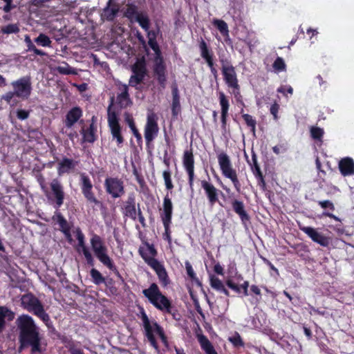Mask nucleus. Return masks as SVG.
<instances>
[{
    "label": "nucleus",
    "instance_id": "obj_52",
    "mask_svg": "<svg viewBox=\"0 0 354 354\" xmlns=\"http://www.w3.org/2000/svg\"><path fill=\"white\" fill-rule=\"evenodd\" d=\"M148 44L157 55H159L160 54V50L156 41V39L149 38L148 41Z\"/></svg>",
    "mask_w": 354,
    "mask_h": 354
},
{
    "label": "nucleus",
    "instance_id": "obj_30",
    "mask_svg": "<svg viewBox=\"0 0 354 354\" xmlns=\"http://www.w3.org/2000/svg\"><path fill=\"white\" fill-rule=\"evenodd\" d=\"M172 114L177 115L180 110V96L176 84L172 85Z\"/></svg>",
    "mask_w": 354,
    "mask_h": 354
},
{
    "label": "nucleus",
    "instance_id": "obj_23",
    "mask_svg": "<svg viewBox=\"0 0 354 354\" xmlns=\"http://www.w3.org/2000/svg\"><path fill=\"white\" fill-rule=\"evenodd\" d=\"M139 254L144 261L150 266L151 260H156L154 257L157 254V251L153 245L145 243V246L140 247Z\"/></svg>",
    "mask_w": 354,
    "mask_h": 354
},
{
    "label": "nucleus",
    "instance_id": "obj_56",
    "mask_svg": "<svg viewBox=\"0 0 354 354\" xmlns=\"http://www.w3.org/2000/svg\"><path fill=\"white\" fill-rule=\"evenodd\" d=\"M15 96H16V94L14 91H8L2 95L1 99L6 101L8 104H10L12 99Z\"/></svg>",
    "mask_w": 354,
    "mask_h": 354
},
{
    "label": "nucleus",
    "instance_id": "obj_20",
    "mask_svg": "<svg viewBox=\"0 0 354 354\" xmlns=\"http://www.w3.org/2000/svg\"><path fill=\"white\" fill-rule=\"evenodd\" d=\"M196 336L202 349L206 353V354H218L207 337L202 333V330L200 327H198L196 332Z\"/></svg>",
    "mask_w": 354,
    "mask_h": 354
},
{
    "label": "nucleus",
    "instance_id": "obj_1",
    "mask_svg": "<svg viewBox=\"0 0 354 354\" xmlns=\"http://www.w3.org/2000/svg\"><path fill=\"white\" fill-rule=\"evenodd\" d=\"M18 339L20 344L19 351L30 346L32 353H41V342L42 335L40 328L32 317L28 315H21L15 320Z\"/></svg>",
    "mask_w": 354,
    "mask_h": 354
},
{
    "label": "nucleus",
    "instance_id": "obj_18",
    "mask_svg": "<svg viewBox=\"0 0 354 354\" xmlns=\"http://www.w3.org/2000/svg\"><path fill=\"white\" fill-rule=\"evenodd\" d=\"M149 266L155 270L163 286H166L169 283L170 281L167 271L158 260H151Z\"/></svg>",
    "mask_w": 354,
    "mask_h": 354
},
{
    "label": "nucleus",
    "instance_id": "obj_50",
    "mask_svg": "<svg viewBox=\"0 0 354 354\" xmlns=\"http://www.w3.org/2000/svg\"><path fill=\"white\" fill-rule=\"evenodd\" d=\"M252 161H253V166L252 167V169L253 174L255 176V177L263 175V174L261 171L260 167L257 162V157L255 155L252 156Z\"/></svg>",
    "mask_w": 354,
    "mask_h": 354
},
{
    "label": "nucleus",
    "instance_id": "obj_54",
    "mask_svg": "<svg viewBox=\"0 0 354 354\" xmlns=\"http://www.w3.org/2000/svg\"><path fill=\"white\" fill-rule=\"evenodd\" d=\"M30 115V111H26L24 109H17V117L20 120H26Z\"/></svg>",
    "mask_w": 354,
    "mask_h": 354
},
{
    "label": "nucleus",
    "instance_id": "obj_17",
    "mask_svg": "<svg viewBox=\"0 0 354 354\" xmlns=\"http://www.w3.org/2000/svg\"><path fill=\"white\" fill-rule=\"evenodd\" d=\"M76 236L78 241V248L77 251L80 252V250L83 252V254L87 261V263L90 266H93L94 259L92 257L91 253L89 252L84 243V235L80 229L76 230Z\"/></svg>",
    "mask_w": 354,
    "mask_h": 354
},
{
    "label": "nucleus",
    "instance_id": "obj_39",
    "mask_svg": "<svg viewBox=\"0 0 354 354\" xmlns=\"http://www.w3.org/2000/svg\"><path fill=\"white\" fill-rule=\"evenodd\" d=\"M93 281L96 285L104 283L105 279L102 274L95 268H92L90 272Z\"/></svg>",
    "mask_w": 354,
    "mask_h": 354
},
{
    "label": "nucleus",
    "instance_id": "obj_45",
    "mask_svg": "<svg viewBox=\"0 0 354 354\" xmlns=\"http://www.w3.org/2000/svg\"><path fill=\"white\" fill-rule=\"evenodd\" d=\"M228 339L235 347L244 346V343L238 333H235V334L233 336L230 337Z\"/></svg>",
    "mask_w": 354,
    "mask_h": 354
},
{
    "label": "nucleus",
    "instance_id": "obj_37",
    "mask_svg": "<svg viewBox=\"0 0 354 354\" xmlns=\"http://www.w3.org/2000/svg\"><path fill=\"white\" fill-rule=\"evenodd\" d=\"M199 48L201 51V56L205 60L213 57L212 53L209 50L206 42L203 39H201L199 43Z\"/></svg>",
    "mask_w": 354,
    "mask_h": 354
},
{
    "label": "nucleus",
    "instance_id": "obj_6",
    "mask_svg": "<svg viewBox=\"0 0 354 354\" xmlns=\"http://www.w3.org/2000/svg\"><path fill=\"white\" fill-rule=\"evenodd\" d=\"M13 91L16 97L22 100H27L32 92V82L30 76L22 77L11 82Z\"/></svg>",
    "mask_w": 354,
    "mask_h": 354
},
{
    "label": "nucleus",
    "instance_id": "obj_42",
    "mask_svg": "<svg viewBox=\"0 0 354 354\" xmlns=\"http://www.w3.org/2000/svg\"><path fill=\"white\" fill-rule=\"evenodd\" d=\"M35 41L39 44V45H41L42 46H50V44H51V41L50 39V38L43 34V33H41L39 34V35L35 39Z\"/></svg>",
    "mask_w": 354,
    "mask_h": 354
},
{
    "label": "nucleus",
    "instance_id": "obj_26",
    "mask_svg": "<svg viewBox=\"0 0 354 354\" xmlns=\"http://www.w3.org/2000/svg\"><path fill=\"white\" fill-rule=\"evenodd\" d=\"M232 207L236 214H237L243 223L249 221L250 216L245 209L243 203L239 200H234L232 202Z\"/></svg>",
    "mask_w": 354,
    "mask_h": 354
},
{
    "label": "nucleus",
    "instance_id": "obj_61",
    "mask_svg": "<svg viewBox=\"0 0 354 354\" xmlns=\"http://www.w3.org/2000/svg\"><path fill=\"white\" fill-rule=\"evenodd\" d=\"M24 41L28 47L27 50L31 51L35 47V46L33 44L30 37L28 35L25 36Z\"/></svg>",
    "mask_w": 354,
    "mask_h": 354
},
{
    "label": "nucleus",
    "instance_id": "obj_7",
    "mask_svg": "<svg viewBox=\"0 0 354 354\" xmlns=\"http://www.w3.org/2000/svg\"><path fill=\"white\" fill-rule=\"evenodd\" d=\"M113 104V97H111V104L108 107V124L111 130L113 139H116L118 145L123 143L124 139L121 134V127L118 122V118L115 111H111Z\"/></svg>",
    "mask_w": 354,
    "mask_h": 354
},
{
    "label": "nucleus",
    "instance_id": "obj_60",
    "mask_svg": "<svg viewBox=\"0 0 354 354\" xmlns=\"http://www.w3.org/2000/svg\"><path fill=\"white\" fill-rule=\"evenodd\" d=\"M279 109V106L278 104L274 103L270 107V113L274 116V120H277V113Z\"/></svg>",
    "mask_w": 354,
    "mask_h": 354
},
{
    "label": "nucleus",
    "instance_id": "obj_44",
    "mask_svg": "<svg viewBox=\"0 0 354 354\" xmlns=\"http://www.w3.org/2000/svg\"><path fill=\"white\" fill-rule=\"evenodd\" d=\"M242 117L247 125L251 128L252 131L254 134L256 129V120L252 118V115L247 113L243 114Z\"/></svg>",
    "mask_w": 354,
    "mask_h": 354
},
{
    "label": "nucleus",
    "instance_id": "obj_14",
    "mask_svg": "<svg viewBox=\"0 0 354 354\" xmlns=\"http://www.w3.org/2000/svg\"><path fill=\"white\" fill-rule=\"evenodd\" d=\"M113 0H109L106 6L102 9L100 17L102 21H113L119 12V6L113 3Z\"/></svg>",
    "mask_w": 354,
    "mask_h": 354
},
{
    "label": "nucleus",
    "instance_id": "obj_21",
    "mask_svg": "<svg viewBox=\"0 0 354 354\" xmlns=\"http://www.w3.org/2000/svg\"><path fill=\"white\" fill-rule=\"evenodd\" d=\"M118 89L120 93L117 96V101L121 108H126L132 104L129 94V87L127 84H120Z\"/></svg>",
    "mask_w": 354,
    "mask_h": 354
},
{
    "label": "nucleus",
    "instance_id": "obj_2",
    "mask_svg": "<svg viewBox=\"0 0 354 354\" xmlns=\"http://www.w3.org/2000/svg\"><path fill=\"white\" fill-rule=\"evenodd\" d=\"M91 245L95 257L109 269L112 270L119 278H122L112 259L107 254V248L104 245L101 237L94 234L91 239Z\"/></svg>",
    "mask_w": 354,
    "mask_h": 354
},
{
    "label": "nucleus",
    "instance_id": "obj_29",
    "mask_svg": "<svg viewBox=\"0 0 354 354\" xmlns=\"http://www.w3.org/2000/svg\"><path fill=\"white\" fill-rule=\"evenodd\" d=\"M75 166L74 161L69 158H63L58 162L57 171L59 176L69 172Z\"/></svg>",
    "mask_w": 354,
    "mask_h": 354
},
{
    "label": "nucleus",
    "instance_id": "obj_43",
    "mask_svg": "<svg viewBox=\"0 0 354 354\" xmlns=\"http://www.w3.org/2000/svg\"><path fill=\"white\" fill-rule=\"evenodd\" d=\"M210 286L218 291H220L224 287L223 282L214 275L210 276Z\"/></svg>",
    "mask_w": 354,
    "mask_h": 354
},
{
    "label": "nucleus",
    "instance_id": "obj_55",
    "mask_svg": "<svg viewBox=\"0 0 354 354\" xmlns=\"http://www.w3.org/2000/svg\"><path fill=\"white\" fill-rule=\"evenodd\" d=\"M318 204L323 209L328 208V209H331L333 211L335 209V206H334L333 203L330 201H328V200L319 201H318Z\"/></svg>",
    "mask_w": 354,
    "mask_h": 354
},
{
    "label": "nucleus",
    "instance_id": "obj_64",
    "mask_svg": "<svg viewBox=\"0 0 354 354\" xmlns=\"http://www.w3.org/2000/svg\"><path fill=\"white\" fill-rule=\"evenodd\" d=\"M263 262L265 263H266L270 268V269H272V270H274L277 274H279V270H277V268H276L273 264H272V263L268 260L266 258H264L263 257L262 258Z\"/></svg>",
    "mask_w": 354,
    "mask_h": 354
},
{
    "label": "nucleus",
    "instance_id": "obj_15",
    "mask_svg": "<svg viewBox=\"0 0 354 354\" xmlns=\"http://www.w3.org/2000/svg\"><path fill=\"white\" fill-rule=\"evenodd\" d=\"M51 191L55 198L57 207H61L64 203L65 193L62 183L57 178L53 179L50 184Z\"/></svg>",
    "mask_w": 354,
    "mask_h": 354
},
{
    "label": "nucleus",
    "instance_id": "obj_10",
    "mask_svg": "<svg viewBox=\"0 0 354 354\" xmlns=\"http://www.w3.org/2000/svg\"><path fill=\"white\" fill-rule=\"evenodd\" d=\"M80 185L82 192L87 201L95 205H100L101 203L95 196L93 192V184L88 176L85 174L80 175Z\"/></svg>",
    "mask_w": 354,
    "mask_h": 354
},
{
    "label": "nucleus",
    "instance_id": "obj_27",
    "mask_svg": "<svg viewBox=\"0 0 354 354\" xmlns=\"http://www.w3.org/2000/svg\"><path fill=\"white\" fill-rule=\"evenodd\" d=\"M82 116V110L79 107H74L66 115L65 124L71 128Z\"/></svg>",
    "mask_w": 354,
    "mask_h": 354
},
{
    "label": "nucleus",
    "instance_id": "obj_46",
    "mask_svg": "<svg viewBox=\"0 0 354 354\" xmlns=\"http://www.w3.org/2000/svg\"><path fill=\"white\" fill-rule=\"evenodd\" d=\"M310 135L313 139L320 140L324 135V131L319 127H312L310 128Z\"/></svg>",
    "mask_w": 354,
    "mask_h": 354
},
{
    "label": "nucleus",
    "instance_id": "obj_24",
    "mask_svg": "<svg viewBox=\"0 0 354 354\" xmlns=\"http://www.w3.org/2000/svg\"><path fill=\"white\" fill-rule=\"evenodd\" d=\"M339 168L341 174L346 176L354 174V161L351 158H344L339 162Z\"/></svg>",
    "mask_w": 354,
    "mask_h": 354
},
{
    "label": "nucleus",
    "instance_id": "obj_3",
    "mask_svg": "<svg viewBox=\"0 0 354 354\" xmlns=\"http://www.w3.org/2000/svg\"><path fill=\"white\" fill-rule=\"evenodd\" d=\"M142 293L157 309L171 313V302L160 292L157 284L151 283Z\"/></svg>",
    "mask_w": 354,
    "mask_h": 354
},
{
    "label": "nucleus",
    "instance_id": "obj_53",
    "mask_svg": "<svg viewBox=\"0 0 354 354\" xmlns=\"http://www.w3.org/2000/svg\"><path fill=\"white\" fill-rule=\"evenodd\" d=\"M154 73L156 75L165 73V68L163 64L162 63V61L156 62L154 67Z\"/></svg>",
    "mask_w": 354,
    "mask_h": 354
},
{
    "label": "nucleus",
    "instance_id": "obj_49",
    "mask_svg": "<svg viewBox=\"0 0 354 354\" xmlns=\"http://www.w3.org/2000/svg\"><path fill=\"white\" fill-rule=\"evenodd\" d=\"M165 186L167 189H171L174 186L171 178V172L169 169L165 170L162 174Z\"/></svg>",
    "mask_w": 354,
    "mask_h": 354
},
{
    "label": "nucleus",
    "instance_id": "obj_62",
    "mask_svg": "<svg viewBox=\"0 0 354 354\" xmlns=\"http://www.w3.org/2000/svg\"><path fill=\"white\" fill-rule=\"evenodd\" d=\"M156 76H157V79H158V81L159 84L161 85V86L162 88H165V82H166L165 73V74H162V75H156Z\"/></svg>",
    "mask_w": 354,
    "mask_h": 354
},
{
    "label": "nucleus",
    "instance_id": "obj_25",
    "mask_svg": "<svg viewBox=\"0 0 354 354\" xmlns=\"http://www.w3.org/2000/svg\"><path fill=\"white\" fill-rule=\"evenodd\" d=\"M142 320L143 322V326H144L145 330L146 331V335H147L148 340L149 341L151 344L154 348H158L157 343H156L155 337L153 334V327H152L151 324H150V322H149V319L147 315L145 313H142Z\"/></svg>",
    "mask_w": 354,
    "mask_h": 354
},
{
    "label": "nucleus",
    "instance_id": "obj_59",
    "mask_svg": "<svg viewBox=\"0 0 354 354\" xmlns=\"http://www.w3.org/2000/svg\"><path fill=\"white\" fill-rule=\"evenodd\" d=\"M124 119H125L126 122L128 124L129 127H130V129L136 127L133 119L129 113H124Z\"/></svg>",
    "mask_w": 354,
    "mask_h": 354
},
{
    "label": "nucleus",
    "instance_id": "obj_41",
    "mask_svg": "<svg viewBox=\"0 0 354 354\" xmlns=\"http://www.w3.org/2000/svg\"><path fill=\"white\" fill-rule=\"evenodd\" d=\"M10 315L12 318L13 317V313L12 311L8 310L6 307H0V327L3 328L6 324L5 318L6 316Z\"/></svg>",
    "mask_w": 354,
    "mask_h": 354
},
{
    "label": "nucleus",
    "instance_id": "obj_13",
    "mask_svg": "<svg viewBox=\"0 0 354 354\" xmlns=\"http://www.w3.org/2000/svg\"><path fill=\"white\" fill-rule=\"evenodd\" d=\"M132 72L133 75L129 79V85L136 86L143 81L147 74L146 67L144 64H136L132 68Z\"/></svg>",
    "mask_w": 354,
    "mask_h": 354
},
{
    "label": "nucleus",
    "instance_id": "obj_40",
    "mask_svg": "<svg viewBox=\"0 0 354 354\" xmlns=\"http://www.w3.org/2000/svg\"><path fill=\"white\" fill-rule=\"evenodd\" d=\"M151 326L153 327V333L155 332L157 335H159L162 342L165 345L167 344V337L165 336V335L164 333V330H163L162 328L160 325H158L156 322L153 323V324H151Z\"/></svg>",
    "mask_w": 354,
    "mask_h": 354
},
{
    "label": "nucleus",
    "instance_id": "obj_36",
    "mask_svg": "<svg viewBox=\"0 0 354 354\" xmlns=\"http://www.w3.org/2000/svg\"><path fill=\"white\" fill-rule=\"evenodd\" d=\"M82 133L85 141L88 142H93L95 140V128L93 124H91L89 129L87 130L82 129Z\"/></svg>",
    "mask_w": 354,
    "mask_h": 354
},
{
    "label": "nucleus",
    "instance_id": "obj_35",
    "mask_svg": "<svg viewBox=\"0 0 354 354\" xmlns=\"http://www.w3.org/2000/svg\"><path fill=\"white\" fill-rule=\"evenodd\" d=\"M56 71L62 75H77L75 68L71 67L66 62H63L62 65L56 67Z\"/></svg>",
    "mask_w": 354,
    "mask_h": 354
},
{
    "label": "nucleus",
    "instance_id": "obj_5",
    "mask_svg": "<svg viewBox=\"0 0 354 354\" xmlns=\"http://www.w3.org/2000/svg\"><path fill=\"white\" fill-rule=\"evenodd\" d=\"M218 162L221 170L222 174L232 182L236 190L241 191V184L237 177L236 170L232 167V165L229 156L225 153H221L218 155Z\"/></svg>",
    "mask_w": 354,
    "mask_h": 354
},
{
    "label": "nucleus",
    "instance_id": "obj_31",
    "mask_svg": "<svg viewBox=\"0 0 354 354\" xmlns=\"http://www.w3.org/2000/svg\"><path fill=\"white\" fill-rule=\"evenodd\" d=\"M125 216L136 220V209L133 198H129L127 202V205L124 207Z\"/></svg>",
    "mask_w": 354,
    "mask_h": 354
},
{
    "label": "nucleus",
    "instance_id": "obj_12",
    "mask_svg": "<svg viewBox=\"0 0 354 354\" xmlns=\"http://www.w3.org/2000/svg\"><path fill=\"white\" fill-rule=\"evenodd\" d=\"M300 230L320 245L327 247L329 245V239L318 232L315 228L303 226L300 227Z\"/></svg>",
    "mask_w": 354,
    "mask_h": 354
},
{
    "label": "nucleus",
    "instance_id": "obj_32",
    "mask_svg": "<svg viewBox=\"0 0 354 354\" xmlns=\"http://www.w3.org/2000/svg\"><path fill=\"white\" fill-rule=\"evenodd\" d=\"M134 21L138 22L145 31L149 29L150 20L146 13L140 12Z\"/></svg>",
    "mask_w": 354,
    "mask_h": 354
},
{
    "label": "nucleus",
    "instance_id": "obj_57",
    "mask_svg": "<svg viewBox=\"0 0 354 354\" xmlns=\"http://www.w3.org/2000/svg\"><path fill=\"white\" fill-rule=\"evenodd\" d=\"M226 284L230 288H231L236 292L239 293L241 292L240 286L235 284L232 280H230V279L227 280L226 281Z\"/></svg>",
    "mask_w": 354,
    "mask_h": 354
},
{
    "label": "nucleus",
    "instance_id": "obj_38",
    "mask_svg": "<svg viewBox=\"0 0 354 354\" xmlns=\"http://www.w3.org/2000/svg\"><path fill=\"white\" fill-rule=\"evenodd\" d=\"M213 24L216 26L219 32L223 35H228L229 30L226 22L221 19H214Z\"/></svg>",
    "mask_w": 354,
    "mask_h": 354
},
{
    "label": "nucleus",
    "instance_id": "obj_63",
    "mask_svg": "<svg viewBox=\"0 0 354 354\" xmlns=\"http://www.w3.org/2000/svg\"><path fill=\"white\" fill-rule=\"evenodd\" d=\"M69 352L71 354H84L83 351L81 349L77 348L74 346H71L69 347Z\"/></svg>",
    "mask_w": 354,
    "mask_h": 354
},
{
    "label": "nucleus",
    "instance_id": "obj_16",
    "mask_svg": "<svg viewBox=\"0 0 354 354\" xmlns=\"http://www.w3.org/2000/svg\"><path fill=\"white\" fill-rule=\"evenodd\" d=\"M173 205L171 199L167 195L164 198L163 201V212L161 214V218L165 229L166 232L169 230V225L171 221Z\"/></svg>",
    "mask_w": 354,
    "mask_h": 354
},
{
    "label": "nucleus",
    "instance_id": "obj_22",
    "mask_svg": "<svg viewBox=\"0 0 354 354\" xmlns=\"http://www.w3.org/2000/svg\"><path fill=\"white\" fill-rule=\"evenodd\" d=\"M201 186L205 192L209 205L211 206L214 205V204L218 201V189L212 184L206 180H203L201 182Z\"/></svg>",
    "mask_w": 354,
    "mask_h": 354
},
{
    "label": "nucleus",
    "instance_id": "obj_8",
    "mask_svg": "<svg viewBox=\"0 0 354 354\" xmlns=\"http://www.w3.org/2000/svg\"><path fill=\"white\" fill-rule=\"evenodd\" d=\"M106 192L113 198H118L124 194V181L118 177H107L104 180Z\"/></svg>",
    "mask_w": 354,
    "mask_h": 354
},
{
    "label": "nucleus",
    "instance_id": "obj_34",
    "mask_svg": "<svg viewBox=\"0 0 354 354\" xmlns=\"http://www.w3.org/2000/svg\"><path fill=\"white\" fill-rule=\"evenodd\" d=\"M53 219L59 224L61 231H64V230H66L71 227L66 218L59 212H55Z\"/></svg>",
    "mask_w": 354,
    "mask_h": 354
},
{
    "label": "nucleus",
    "instance_id": "obj_58",
    "mask_svg": "<svg viewBox=\"0 0 354 354\" xmlns=\"http://www.w3.org/2000/svg\"><path fill=\"white\" fill-rule=\"evenodd\" d=\"M220 62L221 64V69L222 71H224L226 68H233L234 66L231 64L230 62L227 59L221 58L220 59Z\"/></svg>",
    "mask_w": 354,
    "mask_h": 354
},
{
    "label": "nucleus",
    "instance_id": "obj_19",
    "mask_svg": "<svg viewBox=\"0 0 354 354\" xmlns=\"http://www.w3.org/2000/svg\"><path fill=\"white\" fill-rule=\"evenodd\" d=\"M224 80L228 87L235 90H239V85L234 67L227 68L222 71Z\"/></svg>",
    "mask_w": 354,
    "mask_h": 354
},
{
    "label": "nucleus",
    "instance_id": "obj_28",
    "mask_svg": "<svg viewBox=\"0 0 354 354\" xmlns=\"http://www.w3.org/2000/svg\"><path fill=\"white\" fill-rule=\"evenodd\" d=\"M219 101L221 106V122L223 128L225 127L227 112L229 109V102L223 92L219 93Z\"/></svg>",
    "mask_w": 354,
    "mask_h": 354
},
{
    "label": "nucleus",
    "instance_id": "obj_11",
    "mask_svg": "<svg viewBox=\"0 0 354 354\" xmlns=\"http://www.w3.org/2000/svg\"><path fill=\"white\" fill-rule=\"evenodd\" d=\"M183 165L189 176V185L193 189L194 178V158L192 149H187L183 153Z\"/></svg>",
    "mask_w": 354,
    "mask_h": 354
},
{
    "label": "nucleus",
    "instance_id": "obj_9",
    "mask_svg": "<svg viewBox=\"0 0 354 354\" xmlns=\"http://www.w3.org/2000/svg\"><path fill=\"white\" fill-rule=\"evenodd\" d=\"M157 120V115L154 113H148L145 127V138L147 145L150 144L158 133Z\"/></svg>",
    "mask_w": 354,
    "mask_h": 354
},
{
    "label": "nucleus",
    "instance_id": "obj_47",
    "mask_svg": "<svg viewBox=\"0 0 354 354\" xmlns=\"http://www.w3.org/2000/svg\"><path fill=\"white\" fill-rule=\"evenodd\" d=\"M1 30L5 34L17 33L19 32V28L17 24H11L2 28Z\"/></svg>",
    "mask_w": 354,
    "mask_h": 354
},
{
    "label": "nucleus",
    "instance_id": "obj_33",
    "mask_svg": "<svg viewBox=\"0 0 354 354\" xmlns=\"http://www.w3.org/2000/svg\"><path fill=\"white\" fill-rule=\"evenodd\" d=\"M140 14V12H138V9L136 6L129 5L127 6L124 16L129 19L131 22H133L137 18V16H138Z\"/></svg>",
    "mask_w": 354,
    "mask_h": 354
},
{
    "label": "nucleus",
    "instance_id": "obj_4",
    "mask_svg": "<svg viewBox=\"0 0 354 354\" xmlns=\"http://www.w3.org/2000/svg\"><path fill=\"white\" fill-rule=\"evenodd\" d=\"M21 304L25 309L40 318L48 327L50 326V317L45 312L42 304L36 297L31 294L22 296Z\"/></svg>",
    "mask_w": 354,
    "mask_h": 354
},
{
    "label": "nucleus",
    "instance_id": "obj_48",
    "mask_svg": "<svg viewBox=\"0 0 354 354\" xmlns=\"http://www.w3.org/2000/svg\"><path fill=\"white\" fill-rule=\"evenodd\" d=\"M272 66L274 70L277 71H282L286 69V66L284 60L281 57H278L274 62Z\"/></svg>",
    "mask_w": 354,
    "mask_h": 354
},
{
    "label": "nucleus",
    "instance_id": "obj_51",
    "mask_svg": "<svg viewBox=\"0 0 354 354\" xmlns=\"http://www.w3.org/2000/svg\"><path fill=\"white\" fill-rule=\"evenodd\" d=\"M185 268H186V271H187V275H188V276H189V277L192 280H194V281H196L199 282V281H198V279H197V278H196V274H195V273H194V270H193V268H192V265L190 264V263H189V262L187 261V262L185 263ZM198 283L200 284V283Z\"/></svg>",
    "mask_w": 354,
    "mask_h": 354
}]
</instances>
